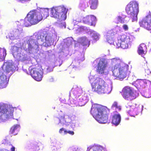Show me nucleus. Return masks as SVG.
Segmentation results:
<instances>
[{"mask_svg":"<svg viewBox=\"0 0 151 151\" xmlns=\"http://www.w3.org/2000/svg\"><path fill=\"white\" fill-rule=\"evenodd\" d=\"M95 61L98 63L96 71L99 74H102L104 73V71L107 67V61L104 58L100 59L99 60L96 59Z\"/></svg>","mask_w":151,"mask_h":151,"instance_id":"9d476101","label":"nucleus"},{"mask_svg":"<svg viewBox=\"0 0 151 151\" xmlns=\"http://www.w3.org/2000/svg\"><path fill=\"white\" fill-rule=\"evenodd\" d=\"M121 120V117L119 114H115L113 116L111 123L116 126L118 125Z\"/></svg>","mask_w":151,"mask_h":151,"instance_id":"4468645a","label":"nucleus"},{"mask_svg":"<svg viewBox=\"0 0 151 151\" xmlns=\"http://www.w3.org/2000/svg\"><path fill=\"white\" fill-rule=\"evenodd\" d=\"M4 114H0V119H3Z\"/></svg>","mask_w":151,"mask_h":151,"instance_id":"37998d69","label":"nucleus"},{"mask_svg":"<svg viewBox=\"0 0 151 151\" xmlns=\"http://www.w3.org/2000/svg\"><path fill=\"white\" fill-rule=\"evenodd\" d=\"M42 17V19L43 18H46L49 16V10L48 9H41L40 11H38Z\"/></svg>","mask_w":151,"mask_h":151,"instance_id":"aec40b11","label":"nucleus"},{"mask_svg":"<svg viewBox=\"0 0 151 151\" xmlns=\"http://www.w3.org/2000/svg\"><path fill=\"white\" fill-rule=\"evenodd\" d=\"M45 43L47 44V45L49 46L50 45V44L52 42V37L50 36H46L45 38Z\"/></svg>","mask_w":151,"mask_h":151,"instance_id":"2f4dec72","label":"nucleus"},{"mask_svg":"<svg viewBox=\"0 0 151 151\" xmlns=\"http://www.w3.org/2000/svg\"><path fill=\"white\" fill-rule=\"evenodd\" d=\"M111 60L112 64L114 65L111 68L113 75L120 79L125 78L128 71V65L122 62L119 58L112 59Z\"/></svg>","mask_w":151,"mask_h":151,"instance_id":"f257e3e1","label":"nucleus"},{"mask_svg":"<svg viewBox=\"0 0 151 151\" xmlns=\"http://www.w3.org/2000/svg\"><path fill=\"white\" fill-rule=\"evenodd\" d=\"M20 127V125L17 124L12 126L10 128L9 133L16 135L17 134L18 132V129Z\"/></svg>","mask_w":151,"mask_h":151,"instance_id":"412c9836","label":"nucleus"},{"mask_svg":"<svg viewBox=\"0 0 151 151\" xmlns=\"http://www.w3.org/2000/svg\"><path fill=\"white\" fill-rule=\"evenodd\" d=\"M41 146V144L38 143L37 144H34L31 146H29L28 149L29 151H38L40 150V147Z\"/></svg>","mask_w":151,"mask_h":151,"instance_id":"4be33fe9","label":"nucleus"},{"mask_svg":"<svg viewBox=\"0 0 151 151\" xmlns=\"http://www.w3.org/2000/svg\"><path fill=\"white\" fill-rule=\"evenodd\" d=\"M149 71V70H145V72H146L147 71Z\"/></svg>","mask_w":151,"mask_h":151,"instance_id":"49530a36","label":"nucleus"},{"mask_svg":"<svg viewBox=\"0 0 151 151\" xmlns=\"http://www.w3.org/2000/svg\"><path fill=\"white\" fill-rule=\"evenodd\" d=\"M123 27L125 31L128 30V27L127 25L126 24H124L123 26Z\"/></svg>","mask_w":151,"mask_h":151,"instance_id":"ea45409f","label":"nucleus"},{"mask_svg":"<svg viewBox=\"0 0 151 151\" xmlns=\"http://www.w3.org/2000/svg\"><path fill=\"white\" fill-rule=\"evenodd\" d=\"M70 151H78L76 148H71L70 149Z\"/></svg>","mask_w":151,"mask_h":151,"instance_id":"c03bdc74","label":"nucleus"},{"mask_svg":"<svg viewBox=\"0 0 151 151\" xmlns=\"http://www.w3.org/2000/svg\"><path fill=\"white\" fill-rule=\"evenodd\" d=\"M100 105L95 104L92 106L91 110V113H99L100 108Z\"/></svg>","mask_w":151,"mask_h":151,"instance_id":"a211bd4d","label":"nucleus"},{"mask_svg":"<svg viewBox=\"0 0 151 151\" xmlns=\"http://www.w3.org/2000/svg\"><path fill=\"white\" fill-rule=\"evenodd\" d=\"M120 92L123 98L128 101H132L135 99L138 95L137 91L128 86L124 87Z\"/></svg>","mask_w":151,"mask_h":151,"instance_id":"0eeeda50","label":"nucleus"},{"mask_svg":"<svg viewBox=\"0 0 151 151\" xmlns=\"http://www.w3.org/2000/svg\"><path fill=\"white\" fill-rule=\"evenodd\" d=\"M125 10L127 14L130 15V17L132 22L137 20L139 12V5L137 2L133 1L128 4L126 7Z\"/></svg>","mask_w":151,"mask_h":151,"instance_id":"423d86ee","label":"nucleus"},{"mask_svg":"<svg viewBox=\"0 0 151 151\" xmlns=\"http://www.w3.org/2000/svg\"><path fill=\"white\" fill-rule=\"evenodd\" d=\"M78 42L82 45L83 46H88L90 43V41L85 37H80L78 39Z\"/></svg>","mask_w":151,"mask_h":151,"instance_id":"dca6fc26","label":"nucleus"},{"mask_svg":"<svg viewBox=\"0 0 151 151\" xmlns=\"http://www.w3.org/2000/svg\"><path fill=\"white\" fill-rule=\"evenodd\" d=\"M133 37L130 35L124 34L119 35L118 40L115 42V45L117 47H121L123 49L128 48L129 45L131 44L133 41Z\"/></svg>","mask_w":151,"mask_h":151,"instance_id":"39448f33","label":"nucleus"},{"mask_svg":"<svg viewBox=\"0 0 151 151\" xmlns=\"http://www.w3.org/2000/svg\"><path fill=\"white\" fill-rule=\"evenodd\" d=\"M114 107L116 109H117L119 111H121L122 109L121 106L118 105V102L116 101L114 102L111 106V109H112Z\"/></svg>","mask_w":151,"mask_h":151,"instance_id":"c756f323","label":"nucleus"},{"mask_svg":"<svg viewBox=\"0 0 151 151\" xmlns=\"http://www.w3.org/2000/svg\"><path fill=\"white\" fill-rule=\"evenodd\" d=\"M67 10L63 6H53L51 9V16L59 21L65 20L67 18Z\"/></svg>","mask_w":151,"mask_h":151,"instance_id":"20e7f679","label":"nucleus"},{"mask_svg":"<svg viewBox=\"0 0 151 151\" xmlns=\"http://www.w3.org/2000/svg\"><path fill=\"white\" fill-rule=\"evenodd\" d=\"M117 20L119 22H120L121 23H124V19H122V18L121 16H118L117 17Z\"/></svg>","mask_w":151,"mask_h":151,"instance_id":"4c0bfd02","label":"nucleus"},{"mask_svg":"<svg viewBox=\"0 0 151 151\" xmlns=\"http://www.w3.org/2000/svg\"><path fill=\"white\" fill-rule=\"evenodd\" d=\"M82 21L84 23L94 26L96 22V18L94 15H88L83 17Z\"/></svg>","mask_w":151,"mask_h":151,"instance_id":"f8f14e48","label":"nucleus"},{"mask_svg":"<svg viewBox=\"0 0 151 151\" xmlns=\"http://www.w3.org/2000/svg\"><path fill=\"white\" fill-rule=\"evenodd\" d=\"M48 81L49 82H52L54 81V80L53 78L51 77L48 79Z\"/></svg>","mask_w":151,"mask_h":151,"instance_id":"a19ab883","label":"nucleus"},{"mask_svg":"<svg viewBox=\"0 0 151 151\" xmlns=\"http://www.w3.org/2000/svg\"><path fill=\"white\" fill-rule=\"evenodd\" d=\"M84 59L85 58L84 55H81L78 56L76 59V61L80 63L81 62L83 61Z\"/></svg>","mask_w":151,"mask_h":151,"instance_id":"72a5a7b5","label":"nucleus"},{"mask_svg":"<svg viewBox=\"0 0 151 151\" xmlns=\"http://www.w3.org/2000/svg\"><path fill=\"white\" fill-rule=\"evenodd\" d=\"M15 68V66L12 63H7L5 68L6 72L7 73H9L10 71L13 70Z\"/></svg>","mask_w":151,"mask_h":151,"instance_id":"393cba45","label":"nucleus"},{"mask_svg":"<svg viewBox=\"0 0 151 151\" xmlns=\"http://www.w3.org/2000/svg\"><path fill=\"white\" fill-rule=\"evenodd\" d=\"M89 3L91 5L90 7L92 9H96L97 7L98 0H89Z\"/></svg>","mask_w":151,"mask_h":151,"instance_id":"a878e982","label":"nucleus"},{"mask_svg":"<svg viewBox=\"0 0 151 151\" xmlns=\"http://www.w3.org/2000/svg\"><path fill=\"white\" fill-rule=\"evenodd\" d=\"M93 117L100 123H105L107 122V114H93Z\"/></svg>","mask_w":151,"mask_h":151,"instance_id":"9b49d317","label":"nucleus"},{"mask_svg":"<svg viewBox=\"0 0 151 151\" xmlns=\"http://www.w3.org/2000/svg\"><path fill=\"white\" fill-rule=\"evenodd\" d=\"M15 147H12L11 149V151H15ZM0 151H10L6 149H0Z\"/></svg>","mask_w":151,"mask_h":151,"instance_id":"e433bc0d","label":"nucleus"},{"mask_svg":"<svg viewBox=\"0 0 151 151\" xmlns=\"http://www.w3.org/2000/svg\"><path fill=\"white\" fill-rule=\"evenodd\" d=\"M30 74L32 77L36 81H40L42 80L43 77V72L41 66L37 65L32 69Z\"/></svg>","mask_w":151,"mask_h":151,"instance_id":"6e6552de","label":"nucleus"},{"mask_svg":"<svg viewBox=\"0 0 151 151\" xmlns=\"http://www.w3.org/2000/svg\"><path fill=\"white\" fill-rule=\"evenodd\" d=\"M19 48L15 46L12 47L11 50L12 53L13 54L18 53Z\"/></svg>","mask_w":151,"mask_h":151,"instance_id":"473e14b6","label":"nucleus"},{"mask_svg":"<svg viewBox=\"0 0 151 151\" xmlns=\"http://www.w3.org/2000/svg\"><path fill=\"white\" fill-rule=\"evenodd\" d=\"M54 66L52 65H49L47 66L46 69V71L47 73H49L52 71L53 70Z\"/></svg>","mask_w":151,"mask_h":151,"instance_id":"f704fd0d","label":"nucleus"},{"mask_svg":"<svg viewBox=\"0 0 151 151\" xmlns=\"http://www.w3.org/2000/svg\"><path fill=\"white\" fill-rule=\"evenodd\" d=\"M118 32V30L116 28L113 29L108 31L107 36L112 38L117 34Z\"/></svg>","mask_w":151,"mask_h":151,"instance_id":"b1692460","label":"nucleus"},{"mask_svg":"<svg viewBox=\"0 0 151 151\" xmlns=\"http://www.w3.org/2000/svg\"><path fill=\"white\" fill-rule=\"evenodd\" d=\"M147 50L146 45L144 44H141L138 48L137 52L139 55H142L146 53Z\"/></svg>","mask_w":151,"mask_h":151,"instance_id":"f3484780","label":"nucleus"},{"mask_svg":"<svg viewBox=\"0 0 151 151\" xmlns=\"http://www.w3.org/2000/svg\"><path fill=\"white\" fill-rule=\"evenodd\" d=\"M6 50L5 49H0V61H3L6 55Z\"/></svg>","mask_w":151,"mask_h":151,"instance_id":"bb28decb","label":"nucleus"},{"mask_svg":"<svg viewBox=\"0 0 151 151\" xmlns=\"http://www.w3.org/2000/svg\"><path fill=\"white\" fill-rule=\"evenodd\" d=\"M90 79L93 91L98 94L109 93L111 91V89L109 86L102 79L97 78L96 79Z\"/></svg>","mask_w":151,"mask_h":151,"instance_id":"f03ea898","label":"nucleus"},{"mask_svg":"<svg viewBox=\"0 0 151 151\" xmlns=\"http://www.w3.org/2000/svg\"><path fill=\"white\" fill-rule=\"evenodd\" d=\"M8 112L9 113H13L14 112H16V111L17 110V108L15 107H13L12 105H8Z\"/></svg>","mask_w":151,"mask_h":151,"instance_id":"7c9ffc66","label":"nucleus"},{"mask_svg":"<svg viewBox=\"0 0 151 151\" xmlns=\"http://www.w3.org/2000/svg\"><path fill=\"white\" fill-rule=\"evenodd\" d=\"M8 104L4 103H0V113H6L8 111Z\"/></svg>","mask_w":151,"mask_h":151,"instance_id":"6ab92c4d","label":"nucleus"},{"mask_svg":"<svg viewBox=\"0 0 151 151\" xmlns=\"http://www.w3.org/2000/svg\"><path fill=\"white\" fill-rule=\"evenodd\" d=\"M82 91L79 89H76L73 91V95L75 99L81 96V93Z\"/></svg>","mask_w":151,"mask_h":151,"instance_id":"c85d7f7f","label":"nucleus"},{"mask_svg":"<svg viewBox=\"0 0 151 151\" xmlns=\"http://www.w3.org/2000/svg\"><path fill=\"white\" fill-rule=\"evenodd\" d=\"M103 148L100 146H93L88 147L86 151H102Z\"/></svg>","mask_w":151,"mask_h":151,"instance_id":"5701e85b","label":"nucleus"},{"mask_svg":"<svg viewBox=\"0 0 151 151\" xmlns=\"http://www.w3.org/2000/svg\"><path fill=\"white\" fill-rule=\"evenodd\" d=\"M93 39L95 40H98L99 39V36L97 34H94L93 36Z\"/></svg>","mask_w":151,"mask_h":151,"instance_id":"58836bf2","label":"nucleus"},{"mask_svg":"<svg viewBox=\"0 0 151 151\" xmlns=\"http://www.w3.org/2000/svg\"><path fill=\"white\" fill-rule=\"evenodd\" d=\"M6 76L2 74L0 72V88H3L6 87Z\"/></svg>","mask_w":151,"mask_h":151,"instance_id":"2eb2a0df","label":"nucleus"},{"mask_svg":"<svg viewBox=\"0 0 151 151\" xmlns=\"http://www.w3.org/2000/svg\"><path fill=\"white\" fill-rule=\"evenodd\" d=\"M67 133H68L71 135H73L74 134V132L73 131L64 130V134H66Z\"/></svg>","mask_w":151,"mask_h":151,"instance_id":"c9c22d12","label":"nucleus"},{"mask_svg":"<svg viewBox=\"0 0 151 151\" xmlns=\"http://www.w3.org/2000/svg\"><path fill=\"white\" fill-rule=\"evenodd\" d=\"M42 20L39 13L36 10L30 11L24 19V24L26 27L35 25Z\"/></svg>","mask_w":151,"mask_h":151,"instance_id":"7ed1b4c3","label":"nucleus"},{"mask_svg":"<svg viewBox=\"0 0 151 151\" xmlns=\"http://www.w3.org/2000/svg\"><path fill=\"white\" fill-rule=\"evenodd\" d=\"M64 129L63 128H62L60 129L59 131V132L60 133H62L63 131H64Z\"/></svg>","mask_w":151,"mask_h":151,"instance_id":"79ce46f5","label":"nucleus"},{"mask_svg":"<svg viewBox=\"0 0 151 151\" xmlns=\"http://www.w3.org/2000/svg\"><path fill=\"white\" fill-rule=\"evenodd\" d=\"M139 24L140 27L151 32V13L140 20Z\"/></svg>","mask_w":151,"mask_h":151,"instance_id":"1a4fd4ad","label":"nucleus"},{"mask_svg":"<svg viewBox=\"0 0 151 151\" xmlns=\"http://www.w3.org/2000/svg\"><path fill=\"white\" fill-rule=\"evenodd\" d=\"M40 36L39 35H35L37 40H35L33 39H30L27 41V43L28 45V49L29 51H31L34 49V46L37 45L36 41L40 39Z\"/></svg>","mask_w":151,"mask_h":151,"instance_id":"ddd939ff","label":"nucleus"},{"mask_svg":"<svg viewBox=\"0 0 151 151\" xmlns=\"http://www.w3.org/2000/svg\"><path fill=\"white\" fill-rule=\"evenodd\" d=\"M68 42L69 43L70 45H71L72 44L71 40H68Z\"/></svg>","mask_w":151,"mask_h":151,"instance_id":"a18cd8bd","label":"nucleus"},{"mask_svg":"<svg viewBox=\"0 0 151 151\" xmlns=\"http://www.w3.org/2000/svg\"><path fill=\"white\" fill-rule=\"evenodd\" d=\"M99 113H106L109 112V109L106 106L100 105Z\"/></svg>","mask_w":151,"mask_h":151,"instance_id":"cd10ccee","label":"nucleus"}]
</instances>
